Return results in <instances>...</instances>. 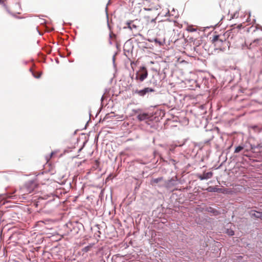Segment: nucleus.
<instances>
[{
  "instance_id": "nucleus-1",
  "label": "nucleus",
  "mask_w": 262,
  "mask_h": 262,
  "mask_svg": "<svg viewBox=\"0 0 262 262\" xmlns=\"http://www.w3.org/2000/svg\"><path fill=\"white\" fill-rule=\"evenodd\" d=\"M212 42L214 46L221 51H224L227 48H229L230 43L226 39L224 36L214 35L212 39Z\"/></svg>"
},
{
  "instance_id": "nucleus-2",
  "label": "nucleus",
  "mask_w": 262,
  "mask_h": 262,
  "mask_svg": "<svg viewBox=\"0 0 262 262\" xmlns=\"http://www.w3.org/2000/svg\"><path fill=\"white\" fill-rule=\"evenodd\" d=\"M37 184L35 181H30L28 182L21 189L25 193H30L37 187Z\"/></svg>"
},
{
  "instance_id": "nucleus-3",
  "label": "nucleus",
  "mask_w": 262,
  "mask_h": 262,
  "mask_svg": "<svg viewBox=\"0 0 262 262\" xmlns=\"http://www.w3.org/2000/svg\"><path fill=\"white\" fill-rule=\"evenodd\" d=\"M148 76V72L145 67L140 68L139 72L137 73L136 77V79H139L140 81H143Z\"/></svg>"
},
{
  "instance_id": "nucleus-4",
  "label": "nucleus",
  "mask_w": 262,
  "mask_h": 262,
  "mask_svg": "<svg viewBox=\"0 0 262 262\" xmlns=\"http://www.w3.org/2000/svg\"><path fill=\"white\" fill-rule=\"evenodd\" d=\"M155 90L152 88H145L143 90H136L134 91V93L135 94H138L140 96H144L147 93L149 92H154Z\"/></svg>"
},
{
  "instance_id": "nucleus-5",
  "label": "nucleus",
  "mask_w": 262,
  "mask_h": 262,
  "mask_svg": "<svg viewBox=\"0 0 262 262\" xmlns=\"http://www.w3.org/2000/svg\"><path fill=\"white\" fill-rule=\"evenodd\" d=\"M137 118L140 121H144L150 118V116L147 113H142L138 115Z\"/></svg>"
},
{
  "instance_id": "nucleus-6",
  "label": "nucleus",
  "mask_w": 262,
  "mask_h": 262,
  "mask_svg": "<svg viewBox=\"0 0 262 262\" xmlns=\"http://www.w3.org/2000/svg\"><path fill=\"white\" fill-rule=\"evenodd\" d=\"M203 174L204 175V178H201V180L211 178L212 177L213 173L212 172H205Z\"/></svg>"
},
{
  "instance_id": "nucleus-7",
  "label": "nucleus",
  "mask_w": 262,
  "mask_h": 262,
  "mask_svg": "<svg viewBox=\"0 0 262 262\" xmlns=\"http://www.w3.org/2000/svg\"><path fill=\"white\" fill-rule=\"evenodd\" d=\"M128 28L130 30L136 29L137 26L133 23V21H130L127 23Z\"/></svg>"
},
{
  "instance_id": "nucleus-8",
  "label": "nucleus",
  "mask_w": 262,
  "mask_h": 262,
  "mask_svg": "<svg viewBox=\"0 0 262 262\" xmlns=\"http://www.w3.org/2000/svg\"><path fill=\"white\" fill-rule=\"evenodd\" d=\"M261 212H257V211H255L254 210H252L251 212H250V215L252 217H255L256 218H259V213H260Z\"/></svg>"
},
{
  "instance_id": "nucleus-9",
  "label": "nucleus",
  "mask_w": 262,
  "mask_h": 262,
  "mask_svg": "<svg viewBox=\"0 0 262 262\" xmlns=\"http://www.w3.org/2000/svg\"><path fill=\"white\" fill-rule=\"evenodd\" d=\"M162 179H163V178L162 177L158 178L157 179H154L151 180V183L152 185H154L155 184H157V183H159V182H160L161 181H162Z\"/></svg>"
},
{
  "instance_id": "nucleus-10",
  "label": "nucleus",
  "mask_w": 262,
  "mask_h": 262,
  "mask_svg": "<svg viewBox=\"0 0 262 262\" xmlns=\"http://www.w3.org/2000/svg\"><path fill=\"white\" fill-rule=\"evenodd\" d=\"M187 30L188 32H192L196 31V29L194 28L192 26H189L187 28Z\"/></svg>"
},
{
  "instance_id": "nucleus-11",
  "label": "nucleus",
  "mask_w": 262,
  "mask_h": 262,
  "mask_svg": "<svg viewBox=\"0 0 262 262\" xmlns=\"http://www.w3.org/2000/svg\"><path fill=\"white\" fill-rule=\"evenodd\" d=\"M244 149V147L242 146H238L236 147L234 150V153H238Z\"/></svg>"
},
{
  "instance_id": "nucleus-12",
  "label": "nucleus",
  "mask_w": 262,
  "mask_h": 262,
  "mask_svg": "<svg viewBox=\"0 0 262 262\" xmlns=\"http://www.w3.org/2000/svg\"><path fill=\"white\" fill-rule=\"evenodd\" d=\"M226 233L229 235L232 236L234 235V232L232 230L227 229Z\"/></svg>"
},
{
  "instance_id": "nucleus-13",
  "label": "nucleus",
  "mask_w": 262,
  "mask_h": 262,
  "mask_svg": "<svg viewBox=\"0 0 262 262\" xmlns=\"http://www.w3.org/2000/svg\"><path fill=\"white\" fill-rule=\"evenodd\" d=\"M208 190L209 191H210V192H215L216 191V188H214V187H209L208 188Z\"/></svg>"
},
{
  "instance_id": "nucleus-14",
  "label": "nucleus",
  "mask_w": 262,
  "mask_h": 262,
  "mask_svg": "<svg viewBox=\"0 0 262 262\" xmlns=\"http://www.w3.org/2000/svg\"><path fill=\"white\" fill-rule=\"evenodd\" d=\"M33 75L35 78H38L40 77L41 74L37 73V74L36 75L35 73H33Z\"/></svg>"
},
{
  "instance_id": "nucleus-15",
  "label": "nucleus",
  "mask_w": 262,
  "mask_h": 262,
  "mask_svg": "<svg viewBox=\"0 0 262 262\" xmlns=\"http://www.w3.org/2000/svg\"><path fill=\"white\" fill-rule=\"evenodd\" d=\"M144 10H148V11H152L153 10L152 8H144Z\"/></svg>"
},
{
  "instance_id": "nucleus-16",
  "label": "nucleus",
  "mask_w": 262,
  "mask_h": 262,
  "mask_svg": "<svg viewBox=\"0 0 262 262\" xmlns=\"http://www.w3.org/2000/svg\"><path fill=\"white\" fill-rule=\"evenodd\" d=\"M89 247H88H88H85L84 248V251H85L87 252V251H89Z\"/></svg>"
},
{
  "instance_id": "nucleus-17",
  "label": "nucleus",
  "mask_w": 262,
  "mask_h": 262,
  "mask_svg": "<svg viewBox=\"0 0 262 262\" xmlns=\"http://www.w3.org/2000/svg\"><path fill=\"white\" fill-rule=\"evenodd\" d=\"M260 40V39H255L253 41V43H255V42H257L258 41H259Z\"/></svg>"
},
{
  "instance_id": "nucleus-18",
  "label": "nucleus",
  "mask_w": 262,
  "mask_h": 262,
  "mask_svg": "<svg viewBox=\"0 0 262 262\" xmlns=\"http://www.w3.org/2000/svg\"><path fill=\"white\" fill-rule=\"evenodd\" d=\"M259 216H258L259 219H260L261 220H262V212H261L260 213H259Z\"/></svg>"
},
{
  "instance_id": "nucleus-19",
  "label": "nucleus",
  "mask_w": 262,
  "mask_h": 262,
  "mask_svg": "<svg viewBox=\"0 0 262 262\" xmlns=\"http://www.w3.org/2000/svg\"><path fill=\"white\" fill-rule=\"evenodd\" d=\"M204 178V175H203V174L201 175V176H200L199 177V178L200 180H201V178Z\"/></svg>"
},
{
  "instance_id": "nucleus-20",
  "label": "nucleus",
  "mask_w": 262,
  "mask_h": 262,
  "mask_svg": "<svg viewBox=\"0 0 262 262\" xmlns=\"http://www.w3.org/2000/svg\"><path fill=\"white\" fill-rule=\"evenodd\" d=\"M53 155V152H52V153L51 154V155H50V158L52 156V155Z\"/></svg>"
},
{
  "instance_id": "nucleus-21",
  "label": "nucleus",
  "mask_w": 262,
  "mask_h": 262,
  "mask_svg": "<svg viewBox=\"0 0 262 262\" xmlns=\"http://www.w3.org/2000/svg\"><path fill=\"white\" fill-rule=\"evenodd\" d=\"M136 0H132V3H134Z\"/></svg>"
},
{
  "instance_id": "nucleus-22",
  "label": "nucleus",
  "mask_w": 262,
  "mask_h": 262,
  "mask_svg": "<svg viewBox=\"0 0 262 262\" xmlns=\"http://www.w3.org/2000/svg\"><path fill=\"white\" fill-rule=\"evenodd\" d=\"M261 30H262V28H261Z\"/></svg>"
}]
</instances>
